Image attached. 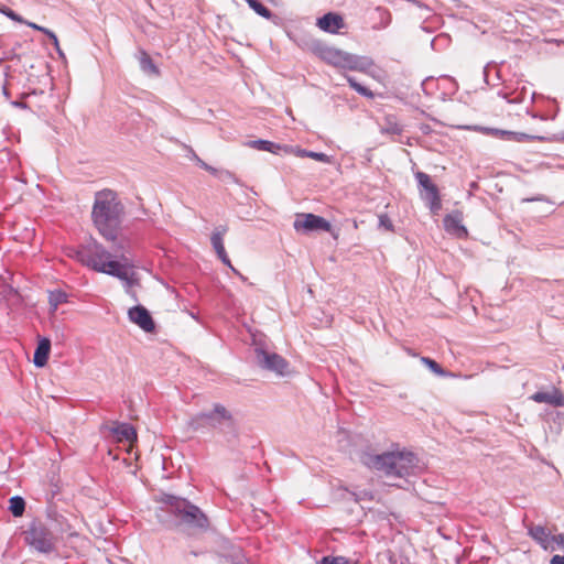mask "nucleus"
<instances>
[{
  "instance_id": "20e7f679",
  "label": "nucleus",
  "mask_w": 564,
  "mask_h": 564,
  "mask_svg": "<svg viewBox=\"0 0 564 564\" xmlns=\"http://www.w3.org/2000/svg\"><path fill=\"white\" fill-rule=\"evenodd\" d=\"M188 426L194 432L217 431L231 437L238 435V425L232 413L221 403H214L210 410L193 415Z\"/></svg>"
},
{
  "instance_id": "bb28decb",
  "label": "nucleus",
  "mask_w": 564,
  "mask_h": 564,
  "mask_svg": "<svg viewBox=\"0 0 564 564\" xmlns=\"http://www.w3.org/2000/svg\"><path fill=\"white\" fill-rule=\"evenodd\" d=\"M382 132L399 135L403 132V127L399 124L393 118L388 117L386 119V124L382 128Z\"/></svg>"
},
{
  "instance_id": "a18cd8bd",
  "label": "nucleus",
  "mask_w": 564,
  "mask_h": 564,
  "mask_svg": "<svg viewBox=\"0 0 564 564\" xmlns=\"http://www.w3.org/2000/svg\"><path fill=\"white\" fill-rule=\"evenodd\" d=\"M120 249H123V247L119 246V249H117V252H120Z\"/></svg>"
},
{
  "instance_id": "37998d69",
  "label": "nucleus",
  "mask_w": 564,
  "mask_h": 564,
  "mask_svg": "<svg viewBox=\"0 0 564 564\" xmlns=\"http://www.w3.org/2000/svg\"><path fill=\"white\" fill-rule=\"evenodd\" d=\"M13 105H14V106H23V107H24V105H23V104H21V102H14Z\"/></svg>"
},
{
  "instance_id": "a211bd4d",
  "label": "nucleus",
  "mask_w": 564,
  "mask_h": 564,
  "mask_svg": "<svg viewBox=\"0 0 564 564\" xmlns=\"http://www.w3.org/2000/svg\"><path fill=\"white\" fill-rule=\"evenodd\" d=\"M110 431L120 442H132L137 440V432L134 427L129 423L113 422L112 426L110 427Z\"/></svg>"
},
{
  "instance_id": "9b49d317",
  "label": "nucleus",
  "mask_w": 564,
  "mask_h": 564,
  "mask_svg": "<svg viewBox=\"0 0 564 564\" xmlns=\"http://www.w3.org/2000/svg\"><path fill=\"white\" fill-rule=\"evenodd\" d=\"M415 178L419 186L422 187L426 194L424 199L427 200L432 213H436L442 207L441 196L437 186L432 182L429 174L424 172H416Z\"/></svg>"
},
{
  "instance_id": "ea45409f",
  "label": "nucleus",
  "mask_w": 564,
  "mask_h": 564,
  "mask_svg": "<svg viewBox=\"0 0 564 564\" xmlns=\"http://www.w3.org/2000/svg\"><path fill=\"white\" fill-rule=\"evenodd\" d=\"M54 47H55L56 52L58 53V55H59L63 59H66L65 54H64V52L61 50V47H59V43H58V42H57V45H54Z\"/></svg>"
},
{
  "instance_id": "2eb2a0df",
  "label": "nucleus",
  "mask_w": 564,
  "mask_h": 564,
  "mask_svg": "<svg viewBox=\"0 0 564 564\" xmlns=\"http://www.w3.org/2000/svg\"><path fill=\"white\" fill-rule=\"evenodd\" d=\"M316 25L324 32L336 34L345 26V21L339 13L327 12L317 19Z\"/></svg>"
},
{
  "instance_id": "aec40b11",
  "label": "nucleus",
  "mask_w": 564,
  "mask_h": 564,
  "mask_svg": "<svg viewBox=\"0 0 564 564\" xmlns=\"http://www.w3.org/2000/svg\"><path fill=\"white\" fill-rule=\"evenodd\" d=\"M228 231V226L219 225L217 226L210 237L212 246L217 256H225V247H224V236Z\"/></svg>"
},
{
  "instance_id": "e433bc0d",
  "label": "nucleus",
  "mask_w": 564,
  "mask_h": 564,
  "mask_svg": "<svg viewBox=\"0 0 564 564\" xmlns=\"http://www.w3.org/2000/svg\"><path fill=\"white\" fill-rule=\"evenodd\" d=\"M217 257L221 260V262L225 265L229 267L235 273H238L237 270L232 267L230 259L228 258V254L226 251H225V256L221 254V256H217Z\"/></svg>"
},
{
  "instance_id": "5701e85b",
  "label": "nucleus",
  "mask_w": 564,
  "mask_h": 564,
  "mask_svg": "<svg viewBox=\"0 0 564 564\" xmlns=\"http://www.w3.org/2000/svg\"><path fill=\"white\" fill-rule=\"evenodd\" d=\"M529 535L534 541H536L538 543H540L541 545H543L545 547V543L547 542V539H549V532H547L546 528H544L542 525H531L529 528Z\"/></svg>"
},
{
  "instance_id": "ddd939ff",
  "label": "nucleus",
  "mask_w": 564,
  "mask_h": 564,
  "mask_svg": "<svg viewBox=\"0 0 564 564\" xmlns=\"http://www.w3.org/2000/svg\"><path fill=\"white\" fill-rule=\"evenodd\" d=\"M129 319L137 324L145 333L155 330V322L150 312L142 305H135L128 311Z\"/></svg>"
},
{
  "instance_id": "79ce46f5",
  "label": "nucleus",
  "mask_w": 564,
  "mask_h": 564,
  "mask_svg": "<svg viewBox=\"0 0 564 564\" xmlns=\"http://www.w3.org/2000/svg\"><path fill=\"white\" fill-rule=\"evenodd\" d=\"M191 554H193L194 556H197L199 553L196 551H192Z\"/></svg>"
},
{
  "instance_id": "f8f14e48",
  "label": "nucleus",
  "mask_w": 564,
  "mask_h": 564,
  "mask_svg": "<svg viewBox=\"0 0 564 564\" xmlns=\"http://www.w3.org/2000/svg\"><path fill=\"white\" fill-rule=\"evenodd\" d=\"M217 554L219 556V564H249L242 549L228 540L220 542Z\"/></svg>"
},
{
  "instance_id": "6ab92c4d",
  "label": "nucleus",
  "mask_w": 564,
  "mask_h": 564,
  "mask_svg": "<svg viewBox=\"0 0 564 564\" xmlns=\"http://www.w3.org/2000/svg\"><path fill=\"white\" fill-rule=\"evenodd\" d=\"M250 144H251L252 148H254L257 150L267 151V152H271V153H274V154H278L282 150L284 152H286V153H291L292 152V148L291 147L281 145L279 143H274L272 141L263 140V139H258V140L251 141Z\"/></svg>"
},
{
  "instance_id": "f03ea898",
  "label": "nucleus",
  "mask_w": 564,
  "mask_h": 564,
  "mask_svg": "<svg viewBox=\"0 0 564 564\" xmlns=\"http://www.w3.org/2000/svg\"><path fill=\"white\" fill-rule=\"evenodd\" d=\"M91 217L105 239L116 240L124 217V206L118 199L117 193L111 189L97 192Z\"/></svg>"
},
{
  "instance_id": "4468645a",
  "label": "nucleus",
  "mask_w": 564,
  "mask_h": 564,
  "mask_svg": "<svg viewBox=\"0 0 564 564\" xmlns=\"http://www.w3.org/2000/svg\"><path fill=\"white\" fill-rule=\"evenodd\" d=\"M445 230L457 238H465L468 235L466 227L463 225V214L455 210L446 215L443 219Z\"/></svg>"
},
{
  "instance_id": "f257e3e1",
  "label": "nucleus",
  "mask_w": 564,
  "mask_h": 564,
  "mask_svg": "<svg viewBox=\"0 0 564 564\" xmlns=\"http://www.w3.org/2000/svg\"><path fill=\"white\" fill-rule=\"evenodd\" d=\"M160 501L164 505L158 511V519L166 529L187 536H195L207 531L209 520L195 505L185 498L163 494Z\"/></svg>"
},
{
  "instance_id": "0eeeda50",
  "label": "nucleus",
  "mask_w": 564,
  "mask_h": 564,
  "mask_svg": "<svg viewBox=\"0 0 564 564\" xmlns=\"http://www.w3.org/2000/svg\"><path fill=\"white\" fill-rule=\"evenodd\" d=\"M254 360L261 369L274 372L278 376L284 377L290 373L288 360L276 352L265 350L263 347H254Z\"/></svg>"
},
{
  "instance_id": "c756f323",
  "label": "nucleus",
  "mask_w": 564,
  "mask_h": 564,
  "mask_svg": "<svg viewBox=\"0 0 564 564\" xmlns=\"http://www.w3.org/2000/svg\"><path fill=\"white\" fill-rule=\"evenodd\" d=\"M25 23L30 28L45 33L48 36V39L52 41V44L53 45H57V36L55 35L54 32H52L51 30H48L46 28L40 26V25H37V24L33 23V22H25Z\"/></svg>"
},
{
  "instance_id": "c03bdc74",
  "label": "nucleus",
  "mask_w": 564,
  "mask_h": 564,
  "mask_svg": "<svg viewBox=\"0 0 564 564\" xmlns=\"http://www.w3.org/2000/svg\"><path fill=\"white\" fill-rule=\"evenodd\" d=\"M120 249H123V247L119 246V249H117V252H120Z\"/></svg>"
},
{
  "instance_id": "39448f33",
  "label": "nucleus",
  "mask_w": 564,
  "mask_h": 564,
  "mask_svg": "<svg viewBox=\"0 0 564 564\" xmlns=\"http://www.w3.org/2000/svg\"><path fill=\"white\" fill-rule=\"evenodd\" d=\"M307 48L317 57L323 59L329 65L348 68V69H358L359 68V57L344 52L334 46L327 45L325 42L312 39L307 42Z\"/></svg>"
},
{
  "instance_id": "423d86ee",
  "label": "nucleus",
  "mask_w": 564,
  "mask_h": 564,
  "mask_svg": "<svg viewBox=\"0 0 564 564\" xmlns=\"http://www.w3.org/2000/svg\"><path fill=\"white\" fill-rule=\"evenodd\" d=\"M26 544L37 552L48 554L54 550L51 531L39 520H33L24 531Z\"/></svg>"
},
{
  "instance_id": "f3484780",
  "label": "nucleus",
  "mask_w": 564,
  "mask_h": 564,
  "mask_svg": "<svg viewBox=\"0 0 564 564\" xmlns=\"http://www.w3.org/2000/svg\"><path fill=\"white\" fill-rule=\"evenodd\" d=\"M51 351V340L46 337L41 338L37 341L36 348L33 355V364L37 368H43L48 360Z\"/></svg>"
},
{
  "instance_id": "7c9ffc66",
  "label": "nucleus",
  "mask_w": 564,
  "mask_h": 564,
  "mask_svg": "<svg viewBox=\"0 0 564 564\" xmlns=\"http://www.w3.org/2000/svg\"><path fill=\"white\" fill-rule=\"evenodd\" d=\"M533 140L544 141L545 138L539 137V135H533V134H528V133H523V132H514L513 141H516V142H528V141H533Z\"/></svg>"
},
{
  "instance_id": "f704fd0d",
  "label": "nucleus",
  "mask_w": 564,
  "mask_h": 564,
  "mask_svg": "<svg viewBox=\"0 0 564 564\" xmlns=\"http://www.w3.org/2000/svg\"><path fill=\"white\" fill-rule=\"evenodd\" d=\"M379 227H382L389 231L394 230V226L387 214H382L379 216Z\"/></svg>"
},
{
  "instance_id": "393cba45",
  "label": "nucleus",
  "mask_w": 564,
  "mask_h": 564,
  "mask_svg": "<svg viewBox=\"0 0 564 564\" xmlns=\"http://www.w3.org/2000/svg\"><path fill=\"white\" fill-rule=\"evenodd\" d=\"M349 86L355 89L358 94L369 99L375 97V94L366 86L361 85L355 77H347Z\"/></svg>"
},
{
  "instance_id": "c85d7f7f",
  "label": "nucleus",
  "mask_w": 564,
  "mask_h": 564,
  "mask_svg": "<svg viewBox=\"0 0 564 564\" xmlns=\"http://www.w3.org/2000/svg\"><path fill=\"white\" fill-rule=\"evenodd\" d=\"M299 155L302 156V158H311V159H314L318 162H324V163H328L329 162V156L323 152H314V151H308V150H299L297 151Z\"/></svg>"
},
{
  "instance_id": "dca6fc26",
  "label": "nucleus",
  "mask_w": 564,
  "mask_h": 564,
  "mask_svg": "<svg viewBox=\"0 0 564 564\" xmlns=\"http://www.w3.org/2000/svg\"><path fill=\"white\" fill-rule=\"evenodd\" d=\"M531 399L538 403H547L555 408L564 406V395L555 388L552 392L538 391L531 395Z\"/></svg>"
},
{
  "instance_id": "4c0bfd02",
  "label": "nucleus",
  "mask_w": 564,
  "mask_h": 564,
  "mask_svg": "<svg viewBox=\"0 0 564 564\" xmlns=\"http://www.w3.org/2000/svg\"><path fill=\"white\" fill-rule=\"evenodd\" d=\"M553 541L561 547L564 549V533H560L553 536Z\"/></svg>"
},
{
  "instance_id": "2f4dec72",
  "label": "nucleus",
  "mask_w": 564,
  "mask_h": 564,
  "mask_svg": "<svg viewBox=\"0 0 564 564\" xmlns=\"http://www.w3.org/2000/svg\"><path fill=\"white\" fill-rule=\"evenodd\" d=\"M486 131L494 135H498L503 140H512L513 141V139H514V131L499 130V129H491V128H486Z\"/></svg>"
},
{
  "instance_id": "cd10ccee",
  "label": "nucleus",
  "mask_w": 564,
  "mask_h": 564,
  "mask_svg": "<svg viewBox=\"0 0 564 564\" xmlns=\"http://www.w3.org/2000/svg\"><path fill=\"white\" fill-rule=\"evenodd\" d=\"M421 362L424 364L433 373L437 376H445V370L434 359L430 357H421Z\"/></svg>"
},
{
  "instance_id": "6e6552de",
  "label": "nucleus",
  "mask_w": 564,
  "mask_h": 564,
  "mask_svg": "<svg viewBox=\"0 0 564 564\" xmlns=\"http://www.w3.org/2000/svg\"><path fill=\"white\" fill-rule=\"evenodd\" d=\"M107 250L95 239H88L75 252V258L84 265L97 270L99 262L107 258ZM74 258V254H73Z\"/></svg>"
},
{
  "instance_id": "58836bf2",
  "label": "nucleus",
  "mask_w": 564,
  "mask_h": 564,
  "mask_svg": "<svg viewBox=\"0 0 564 564\" xmlns=\"http://www.w3.org/2000/svg\"><path fill=\"white\" fill-rule=\"evenodd\" d=\"M550 564H564V556H562V555H554L551 558V563Z\"/></svg>"
},
{
  "instance_id": "72a5a7b5",
  "label": "nucleus",
  "mask_w": 564,
  "mask_h": 564,
  "mask_svg": "<svg viewBox=\"0 0 564 564\" xmlns=\"http://www.w3.org/2000/svg\"><path fill=\"white\" fill-rule=\"evenodd\" d=\"M318 564H349L344 556H323Z\"/></svg>"
},
{
  "instance_id": "b1692460",
  "label": "nucleus",
  "mask_w": 564,
  "mask_h": 564,
  "mask_svg": "<svg viewBox=\"0 0 564 564\" xmlns=\"http://www.w3.org/2000/svg\"><path fill=\"white\" fill-rule=\"evenodd\" d=\"M25 510V501L20 496H13L9 499V511L14 517H21Z\"/></svg>"
},
{
  "instance_id": "412c9836",
  "label": "nucleus",
  "mask_w": 564,
  "mask_h": 564,
  "mask_svg": "<svg viewBox=\"0 0 564 564\" xmlns=\"http://www.w3.org/2000/svg\"><path fill=\"white\" fill-rule=\"evenodd\" d=\"M139 64L140 68L143 73L150 76H159L160 70L158 66L153 63L151 56L143 50L139 52Z\"/></svg>"
},
{
  "instance_id": "a19ab883",
  "label": "nucleus",
  "mask_w": 564,
  "mask_h": 564,
  "mask_svg": "<svg viewBox=\"0 0 564 564\" xmlns=\"http://www.w3.org/2000/svg\"><path fill=\"white\" fill-rule=\"evenodd\" d=\"M53 508H54V507H52V508H51V513H50V514L55 513V514L57 516V511H56V510H54ZM58 517L62 519V520H59V522H61V523H62L63 521H65V520H66V518H65L64 516H62V514H61V516H58ZM55 520H56V521H58V518L56 517V519H55Z\"/></svg>"
},
{
  "instance_id": "9d476101",
  "label": "nucleus",
  "mask_w": 564,
  "mask_h": 564,
  "mask_svg": "<svg viewBox=\"0 0 564 564\" xmlns=\"http://www.w3.org/2000/svg\"><path fill=\"white\" fill-rule=\"evenodd\" d=\"M293 227L296 231H302L305 234L318 230L329 232L332 230V225L328 220L322 216L311 213L297 214Z\"/></svg>"
},
{
  "instance_id": "c9c22d12",
  "label": "nucleus",
  "mask_w": 564,
  "mask_h": 564,
  "mask_svg": "<svg viewBox=\"0 0 564 564\" xmlns=\"http://www.w3.org/2000/svg\"><path fill=\"white\" fill-rule=\"evenodd\" d=\"M193 159L196 161V163L202 167L204 169L205 171L212 173V174H215L217 171L215 167L210 166L209 164H207L206 162H204L202 159L198 158V155L193 152Z\"/></svg>"
},
{
  "instance_id": "1a4fd4ad",
  "label": "nucleus",
  "mask_w": 564,
  "mask_h": 564,
  "mask_svg": "<svg viewBox=\"0 0 564 564\" xmlns=\"http://www.w3.org/2000/svg\"><path fill=\"white\" fill-rule=\"evenodd\" d=\"M120 258L124 261V263L111 259V254L107 252V258H104V260L99 262V268H97L96 271L116 276L127 282V284L130 286L134 283V280L128 271L129 258L124 254L123 251H121Z\"/></svg>"
},
{
  "instance_id": "a878e982",
  "label": "nucleus",
  "mask_w": 564,
  "mask_h": 564,
  "mask_svg": "<svg viewBox=\"0 0 564 564\" xmlns=\"http://www.w3.org/2000/svg\"><path fill=\"white\" fill-rule=\"evenodd\" d=\"M249 7L254 10L259 15L265 19H270L272 17V12L269 8H267L259 0H246Z\"/></svg>"
},
{
  "instance_id": "7ed1b4c3",
  "label": "nucleus",
  "mask_w": 564,
  "mask_h": 564,
  "mask_svg": "<svg viewBox=\"0 0 564 564\" xmlns=\"http://www.w3.org/2000/svg\"><path fill=\"white\" fill-rule=\"evenodd\" d=\"M367 467L382 471L387 477L406 478L420 469L419 458L409 451L384 452L381 454L362 453L360 457Z\"/></svg>"
},
{
  "instance_id": "4be33fe9",
  "label": "nucleus",
  "mask_w": 564,
  "mask_h": 564,
  "mask_svg": "<svg viewBox=\"0 0 564 564\" xmlns=\"http://www.w3.org/2000/svg\"><path fill=\"white\" fill-rule=\"evenodd\" d=\"M68 301V294L61 290L54 289L48 291V304L52 312H55L59 304Z\"/></svg>"
},
{
  "instance_id": "473e14b6",
  "label": "nucleus",
  "mask_w": 564,
  "mask_h": 564,
  "mask_svg": "<svg viewBox=\"0 0 564 564\" xmlns=\"http://www.w3.org/2000/svg\"><path fill=\"white\" fill-rule=\"evenodd\" d=\"M0 12L2 14H4L6 17H8L9 19H11L12 21H15L19 23H24V20L21 15H19L17 12H14L12 9H10L6 6L0 7Z\"/></svg>"
}]
</instances>
